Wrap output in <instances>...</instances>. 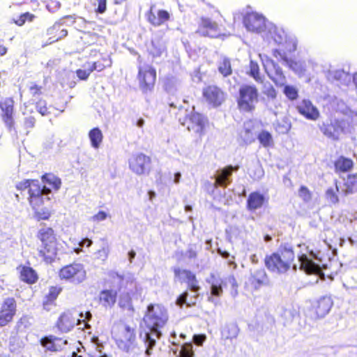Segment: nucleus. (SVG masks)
Masks as SVG:
<instances>
[{"mask_svg":"<svg viewBox=\"0 0 357 357\" xmlns=\"http://www.w3.org/2000/svg\"><path fill=\"white\" fill-rule=\"evenodd\" d=\"M168 320L167 310L159 305H150L144 321L150 332L144 335V343L146 347V354H151V350L155 345V340L162 335L160 329L164 327Z\"/></svg>","mask_w":357,"mask_h":357,"instance_id":"nucleus-1","label":"nucleus"},{"mask_svg":"<svg viewBox=\"0 0 357 357\" xmlns=\"http://www.w3.org/2000/svg\"><path fill=\"white\" fill-rule=\"evenodd\" d=\"M295 258L293 248L288 244L281 245L278 250L265 257L264 264L266 268L275 274H284L292 267L296 271V265L294 264Z\"/></svg>","mask_w":357,"mask_h":357,"instance_id":"nucleus-2","label":"nucleus"},{"mask_svg":"<svg viewBox=\"0 0 357 357\" xmlns=\"http://www.w3.org/2000/svg\"><path fill=\"white\" fill-rule=\"evenodd\" d=\"M50 192L51 190L45 185L32 186L28 201L33 211V217L38 221L47 220L51 217L52 213L47 205L50 200L47 195Z\"/></svg>","mask_w":357,"mask_h":357,"instance_id":"nucleus-3","label":"nucleus"},{"mask_svg":"<svg viewBox=\"0 0 357 357\" xmlns=\"http://www.w3.org/2000/svg\"><path fill=\"white\" fill-rule=\"evenodd\" d=\"M36 237L41 242L38 255L46 264L52 263L58 253L57 238L54 230L50 227L40 228Z\"/></svg>","mask_w":357,"mask_h":357,"instance_id":"nucleus-4","label":"nucleus"},{"mask_svg":"<svg viewBox=\"0 0 357 357\" xmlns=\"http://www.w3.org/2000/svg\"><path fill=\"white\" fill-rule=\"evenodd\" d=\"M307 252L298 255L300 262V269L307 274H315L319 275L322 274V269L328 268V257H324L321 251L314 252L312 250H309L306 248Z\"/></svg>","mask_w":357,"mask_h":357,"instance_id":"nucleus-5","label":"nucleus"},{"mask_svg":"<svg viewBox=\"0 0 357 357\" xmlns=\"http://www.w3.org/2000/svg\"><path fill=\"white\" fill-rule=\"evenodd\" d=\"M109 276L112 280V283L116 284L119 290L124 289L125 294H122L119 299L120 307L130 310L132 308L130 294H134L137 289L134 275L130 273L121 275L112 272Z\"/></svg>","mask_w":357,"mask_h":357,"instance_id":"nucleus-6","label":"nucleus"},{"mask_svg":"<svg viewBox=\"0 0 357 357\" xmlns=\"http://www.w3.org/2000/svg\"><path fill=\"white\" fill-rule=\"evenodd\" d=\"M117 347L122 351L130 353L136 347V329L124 323L115 325L112 331Z\"/></svg>","mask_w":357,"mask_h":357,"instance_id":"nucleus-7","label":"nucleus"},{"mask_svg":"<svg viewBox=\"0 0 357 357\" xmlns=\"http://www.w3.org/2000/svg\"><path fill=\"white\" fill-rule=\"evenodd\" d=\"M262 37L267 40L272 39L275 44L282 47L288 52L296 50L298 44L296 38L288 34L282 28L278 27L271 22L268 25Z\"/></svg>","mask_w":357,"mask_h":357,"instance_id":"nucleus-8","label":"nucleus"},{"mask_svg":"<svg viewBox=\"0 0 357 357\" xmlns=\"http://www.w3.org/2000/svg\"><path fill=\"white\" fill-rule=\"evenodd\" d=\"M15 100L13 96L0 99V117L9 132H16Z\"/></svg>","mask_w":357,"mask_h":357,"instance_id":"nucleus-9","label":"nucleus"},{"mask_svg":"<svg viewBox=\"0 0 357 357\" xmlns=\"http://www.w3.org/2000/svg\"><path fill=\"white\" fill-rule=\"evenodd\" d=\"M61 280L79 284L86 279V271L82 264L73 262L63 266L58 273Z\"/></svg>","mask_w":357,"mask_h":357,"instance_id":"nucleus-10","label":"nucleus"},{"mask_svg":"<svg viewBox=\"0 0 357 357\" xmlns=\"http://www.w3.org/2000/svg\"><path fill=\"white\" fill-rule=\"evenodd\" d=\"M238 106L241 111L252 112L258 102V91L255 86L245 85L239 89Z\"/></svg>","mask_w":357,"mask_h":357,"instance_id":"nucleus-11","label":"nucleus"},{"mask_svg":"<svg viewBox=\"0 0 357 357\" xmlns=\"http://www.w3.org/2000/svg\"><path fill=\"white\" fill-rule=\"evenodd\" d=\"M270 23L263 15L256 12L248 13L243 17V24L245 29L248 31L260 33L261 36Z\"/></svg>","mask_w":357,"mask_h":357,"instance_id":"nucleus-12","label":"nucleus"},{"mask_svg":"<svg viewBox=\"0 0 357 357\" xmlns=\"http://www.w3.org/2000/svg\"><path fill=\"white\" fill-rule=\"evenodd\" d=\"M259 56L262 62L264 70L268 77L278 86H283L286 84V77L281 68L268 56L261 54Z\"/></svg>","mask_w":357,"mask_h":357,"instance_id":"nucleus-13","label":"nucleus"},{"mask_svg":"<svg viewBox=\"0 0 357 357\" xmlns=\"http://www.w3.org/2000/svg\"><path fill=\"white\" fill-rule=\"evenodd\" d=\"M17 301L13 297L3 299L0 307V328L13 323L17 314Z\"/></svg>","mask_w":357,"mask_h":357,"instance_id":"nucleus-14","label":"nucleus"},{"mask_svg":"<svg viewBox=\"0 0 357 357\" xmlns=\"http://www.w3.org/2000/svg\"><path fill=\"white\" fill-rule=\"evenodd\" d=\"M179 121H181V119H179ZM207 122V119L204 116L192 111L186 115L184 121L181 123L186 126L189 131L202 135L204 134Z\"/></svg>","mask_w":357,"mask_h":357,"instance_id":"nucleus-15","label":"nucleus"},{"mask_svg":"<svg viewBox=\"0 0 357 357\" xmlns=\"http://www.w3.org/2000/svg\"><path fill=\"white\" fill-rule=\"evenodd\" d=\"M156 78V72L149 65L139 67L138 79L139 86L144 92L150 91L154 85Z\"/></svg>","mask_w":357,"mask_h":357,"instance_id":"nucleus-16","label":"nucleus"},{"mask_svg":"<svg viewBox=\"0 0 357 357\" xmlns=\"http://www.w3.org/2000/svg\"><path fill=\"white\" fill-rule=\"evenodd\" d=\"M129 167L138 175L149 173L151 169V158L143 153L134 155L129 160Z\"/></svg>","mask_w":357,"mask_h":357,"instance_id":"nucleus-17","label":"nucleus"},{"mask_svg":"<svg viewBox=\"0 0 357 357\" xmlns=\"http://www.w3.org/2000/svg\"><path fill=\"white\" fill-rule=\"evenodd\" d=\"M273 55L278 61H281L283 65L288 66L297 75H303L305 73L306 66L304 61L289 59L284 52L279 50H274Z\"/></svg>","mask_w":357,"mask_h":357,"instance_id":"nucleus-18","label":"nucleus"},{"mask_svg":"<svg viewBox=\"0 0 357 357\" xmlns=\"http://www.w3.org/2000/svg\"><path fill=\"white\" fill-rule=\"evenodd\" d=\"M345 123L337 119L331 120L330 123H324L321 130L324 135L333 139H338L340 135L344 133Z\"/></svg>","mask_w":357,"mask_h":357,"instance_id":"nucleus-19","label":"nucleus"},{"mask_svg":"<svg viewBox=\"0 0 357 357\" xmlns=\"http://www.w3.org/2000/svg\"><path fill=\"white\" fill-rule=\"evenodd\" d=\"M40 343L47 351L57 352L64 349L65 346L68 344V341L61 337L49 335L43 337L40 340Z\"/></svg>","mask_w":357,"mask_h":357,"instance_id":"nucleus-20","label":"nucleus"},{"mask_svg":"<svg viewBox=\"0 0 357 357\" xmlns=\"http://www.w3.org/2000/svg\"><path fill=\"white\" fill-rule=\"evenodd\" d=\"M197 33L204 36L218 38L221 36L218 24L209 18H202Z\"/></svg>","mask_w":357,"mask_h":357,"instance_id":"nucleus-21","label":"nucleus"},{"mask_svg":"<svg viewBox=\"0 0 357 357\" xmlns=\"http://www.w3.org/2000/svg\"><path fill=\"white\" fill-rule=\"evenodd\" d=\"M203 96L208 104L213 107L220 105L225 100L222 91L215 86H208L203 91Z\"/></svg>","mask_w":357,"mask_h":357,"instance_id":"nucleus-22","label":"nucleus"},{"mask_svg":"<svg viewBox=\"0 0 357 357\" xmlns=\"http://www.w3.org/2000/svg\"><path fill=\"white\" fill-rule=\"evenodd\" d=\"M296 109L301 115L309 120L316 121L319 117V109L307 99H303L298 102Z\"/></svg>","mask_w":357,"mask_h":357,"instance_id":"nucleus-23","label":"nucleus"},{"mask_svg":"<svg viewBox=\"0 0 357 357\" xmlns=\"http://www.w3.org/2000/svg\"><path fill=\"white\" fill-rule=\"evenodd\" d=\"M327 79L340 86H348L353 80V75L341 70H330L327 73Z\"/></svg>","mask_w":357,"mask_h":357,"instance_id":"nucleus-24","label":"nucleus"},{"mask_svg":"<svg viewBox=\"0 0 357 357\" xmlns=\"http://www.w3.org/2000/svg\"><path fill=\"white\" fill-rule=\"evenodd\" d=\"M80 324V319L75 317L73 314L64 312L59 317L56 325L60 331L62 333H67L75 325H79Z\"/></svg>","mask_w":357,"mask_h":357,"instance_id":"nucleus-25","label":"nucleus"},{"mask_svg":"<svg viewBox=\"0 0 357 357\" xmlns=\"http://www.w3.org/2000/svg\"><path fill=\"white\" fill-rule=\"evenodd\" d=\"M17 271L20 280L27 284H36L39 279L36 271L29 266L20 264L17 267Z\"/></svg>","mask_w":357,"mask_h":357,"instance_id":"nucleus-26","label":"nucleus"},{"mask_svg":"<svg viewBox=\"0 0 357 357\" xmlns=\"http://www.w3.org/2000/svg\"><path fill=\"white\" fill-rule=\"evenodd\" d=\"M174 273L176 277H177L179 280L185 281L188 283L189 289L192 292L195 294L198 292L200 288L198 285V282L195 274H193L191 271L176 268L174 270Z\"/></svg>","mask_w":357,"mask_h":357,"instance_id":"nucleus-27","label":"nucleus"},{"mask_svg":"<svg viewBox=\"0 0 357 357\" xmlns=\"http://www.w3.org/2000/svg\"><path fill=\"white\" fill-rule=\"evenodd\" d=\"M47 43L52 44L67 36L68 31L63 24L56 22L47 29Z\"/></svg>","mask_w":357,"mask_h":357,"instance_id":"nucleus-28","label":"nucleus"},{"mask_svg":"<svg viewBox=\"0 0 357 357\" xmlns=\"http://www.w3.org/2000/svg\"><path fill=\"white\" fill-rule=\"evenodd\" d=\"M208 282L211 284V294L208 300L216 304L218 301L214 297H220L223 293L222 286L224 281L220 278H217L214 275H211L208 280Z\"/></svg>","mask_w":357,"mask_h":357,"instance_id":"nucleus-29","label":"nucleus"},{"mask_svg":"<svg viewBox=\"0 0 357 357\" xmlns=\"http://www.w3.org/2000/svg\"><path fill=\"white\" fill-rule=\"evenodd\" d=\"M62 291L63 288L59 285L50 286L43 301V309L49 311L52 307L56 306V301Z\"/></svg>","mask_w":357,"mask_h":357,"instance_id":"nucleus-30","label":"nucleus"},{"mask_svg":"<svg viewBox=\"0 0 357 357\" xmlns=\"http://www.w3.org/2000/svg\"><path fill=\"white\" fill-rule=\"evenodd\" d=\"M238 168V166L232 167L229 165L218 171L215 177V184L222 187L227 186L231 182V176L233 172L237 171Z\"/></svg>","mask_w":357,"mask_h":357,"instance_id":"nucleus-31","label":"nucleus"},{"mask_svg":"<svg viewBox=\"0 0 357 357\" xmlns=\"http://www.w3.org/2000/svg\"><path fill=\"white\" fill-rule=\"evenodd\" d=\"M265 202V197L259 192H253L250 194L247 206L250 211H255L261 208Z\"/></svg>","mask_w":357,"mask_h":357,"instance_id":"nucleus-32","label":"nucleus"},{"mask_svg":"<svg viewBox=\"0 0 357 357\" xmlns=\"http://www.w3.org/2000/svg\"><path fill=\"white\" fill-rule=\"evenodd\" d=\"M117 290L116 289H105L100 293V302L105 307H112L116 302Z\"/></svg>","mask_w":357,"mask_h":357,"instance_id":"nucleus-33","label":"nucleus"},{"mask_svg":"<svg viewBox=\"0 0 357 357\" xmlns=\"http://www.w3.org/2000/svg\"><path fill=\"white\" fill-rule=\"evenodd\" d=\"M333 305V301L329 297H322L317 301L315 306L316 313L318 317H323L330 311Z\"/></svg>","mask_w":357,"mask_h":357,"instance_id":"nucleus-34","label":"nucleus"},{"mask_svg":"<svg viewBox=\"0 0 357 357\" xmlns=\"http://www.w3.org/2000/svg\"><path fill=\"white\" fill-rule=\"evenodd\" d=\"M341 191L345 195L353 194L357 192V174H349L344 180L340 187Z\"/></svg>","mask_w":357,"mask_h":357,"instance_id":"nucleus-35","label":"nucleus"},{"mask_svg":"<svg viewBox=\"0 0 357 357\" xmlns=\"http://www.w3.org/2000/svg\"><path fill=\"white\" fill-rule=\"evenodd\" d=\"M239 136L241 141L246 144H250L255 140V134L251 121L244 123L243 129L241 131Z\"/></svg>","mask_w":357,"mask_h":357,"instance_id":"nucleus-36","label":"nucleus"},{"mask_svg":"<svg viewBox=\"0 0 357 357\" xmlns=\"http://www.w3.org/2000/svg\"><path fill=\"white\" fill-rule=\"evenodd\" d=\"M252 282L255 284L256 287L265 285L268 283L267 274L264 268L255 271L252 273Z\"/></svg>","mask_w":357,"mask_h":357,"instance_id":"nucleus-37","label":"nucleus"},{"mask_svg":"<svg viewBox=\"0 0 357 357\" xmlns=\"http://www.w3.org/2000/svg\"><path fill=\"white\" fill-rule=\"evenodd\" d=\"M41 178L44 183L48 184L54 190H58L61 188V179L52 174H45Z\"/></svg>","mask_w":357,"mask_h":357,"instance_id":"nucleus-38","label":"nucleus"},{"mask_svg":"<svg viewBox=\"0 0 357 357\" xmlns=\"http://www.w3.org/2000/svg\"><path fill=\"white\" fill-rule=\"evenodd\" d=\"M353 165L351 159L341 156L336 160L335 167L337 171L347 172L352 168Z\"/></svg>","mask_w":357,"mask_h":357,"instance_id":"nucleus-39","label":"nucleus"},{"mask_svg":"<svg viewBox=\"0 0 357 357\" xmlns=\"http://www.w3.org/2000/svg\"><path fill=\"white\" fill-rule=\"evenodd\" d=\"M36 16L29 12H25L20 15L17 18L13 19L12 22L18 26H22L26 22H32Z\"/></svg>","mask_w":357,"mask_h":357,"instance_id":"nucleus-40","label":"nucleus"},{"mask_svg":"<svg viewBox=\"0 0 357 357\" xmlns=\"http://www.w3.org/2000/svg\"><path fill=\"white\" fill-rule=\"evenodd\" d=\"M238 328L234 324L227 325L222 331V335L226 339H233L238 334Z\"/></svg>","mask_w":357,"mask_h":357,"instance_id":"nucleus-41","label":"nucleus"},{"mask_svg":"<svg viewBox=\"0 0 357 357\" xmlns=\"http://www.w3.org/2000/svg\"><path fill=\"white\" fill-rule=\"evenodd\" d=\"M40 183L36 179H25L19 182L16 185V188L18 190L23 191L28 189V195H30V191L32 190L33 185H40Z\"/></svg>","mask_w":357,"mask_h":357,"instance_id":"nucleus-42","label":"nucleus"},{"mask_svg":"<svg viewBox=\"0 0 357 357\" xmlns=\"http://www.w3.org/2000/svg\"><path fill=\"white\" fill-rule=\"evenodd\" d=\"M94 348L98 353L97 356L93 357H107V356L102 352L104 349L103 341L100 340L98 337H93L91 338V349Z\"/></svg>","mask_w":357,"mask_h":357,"instance_id":"nucleus-43","label":"nucleus"},{"mask_svg":"<svg viewBox=\"0 0 357 357\" xmlns=\"http://www.w3.org/2000/svg\"><path fill=\"white\" fill-rule=\"evenodd\" d=\"M260 144L264 147H270L273 145V139L271 134L266 131L262 130L257 136Z\"/></svg>","mask_w":357,"mask_h":357,"instance_id":"nucleus-44","label":"nucleus"},{"mask_svg":"<svg viewBox=\"0 0 357 357\" xmlns=\"http://www.w3.org/2000/svg\"><path fill=\"white\" fill-rule=\"evenodd\" d=\"M102 141V133L98 128L91 130V145L98 149Z\"/></svg>","mask_w":357,"mask_h":357,"instance_id":"nucleus-45","label":"nucleus"},{"mask_svg":"<svg viewBox=\"0 0 357 357\" xmlns=\"http://www.w3.org/2000/svg\"><path fill=\"white\" fill-rule=\"evenodd\" d=\"M165 50V45L159 40H153L149 47V52L153 56H160Z\"/></svg>","mask_w":357,"mask_h":357,"instance_id":"nucleus-46","label":"nucleus"},{"mask_svg":"<svg viewBox=\"0 0 357 357\" xmlns=\"http://www.w3.org/2000/svg\"><path fill=\"white\" fill-rule=\"evenodd\" d=\"M248 173L249 175L255 180H259L264 175V169L259 164H255L252 168H250Z\"/></svg>","mask_w":357,"mask_h":357,"instance_id":"nucleus-47","label":"nucleus"},{"mask_svg":"<svg viewBox=\"0 0 357 357\" xmlns=\"http://www.w3.org/2000/svg\"><path fill=\"white\" fill-rule=\"evenodd\" d=\"M259 65L257 62L250 60V74L257 82H262L263 78L259 74Z\"/></svg>","mask_w":357,"mask_h":357,"instance_id":"nucleus-48","label":"nucleus"},{"mask_svg":"<svg viewBox=\"0 0 357 357\" xmlns=\"http://www.w3.org/2000/svg\"><path fill=\"white\" fill-rule=\"evenodd\" d=\"M29 93L32 97L38 98L43 94L44 88L42 85L38 84L36 82H31L29 86Z\"/></svg>","mask_w":357,"mask_h":357,"instance_id":"nucleus-49","label":"nucleus"},{"mask_svg":"<svg viewBox=\"0 0 357 357\" xmlns=\"http://www.w3.org/2000/svg\"><path fill=\"white\" fill-rule=\"evenodd\" d=\"M36 107L38 113L42 116L51 114L50 107H47V102L45 100H39L36 103Z\"/></svg>","mask_w":357,"mask_h":357,"instance_id":"nucleus-50","label":"nucleus"},{"mask_svg":"<svg viewBox=\"0 0 357 357\" xmlns=\"http://www.w3.org/2000/svg\"><path fill=\"white\" fill-rule=\"evenodd\" d=\"M194 351L192 350V344L187 342L182 344L179 350V357H193Z\"/></svg>","mask_w":357,"mask_h":357,"instance_id":"nucleus-51","label":"nucleus"},{"mask_svg":"<svg viewBox=\"0 0 357 357\" xmlns=\"http://www.w3.org/2000/svg\"><path fill=\"white\" fill-rule=\"evenodd\" d=\"M336 191H340V187L336 185L335 188H330L326 192V197L331 204H337L339 201Z\"/></svg>","mask_w":357,"mask_h":357,"instance_id":"nucleus-52","label":"nucleus"},{"mask_svg":"<svg viewBox=\"0 0 357 357\" xmlns=\"http://www.w3.org/2000/svg\"><path fill=\"white\" fill-rule=\"evenodd\" d=\"M284 86L283 93L289 100H294L298 98V89L296 87L286 84Z\"/></svg>","mask_w":357,"mask_h":357,"instance_id":"nucleus-53","label":"nucleus"},{"mask_svg":"<svg viewBox=\"0 0 357 357\" xmlns=\"http://www.w3.org/2000/svg\"><path fill=\"white\" fill-rule=\"evenodd\" d=\"M188 292H184L176 300V304L179 306H182L183 304H186L188 306H190L192 305H194L195 303V299L197 296V294L194 296L193 299L190 298L189 301H188Z\"/></svg>","mask_w":357,"mask_h":357,"instance_id":"nucleus-54","label":"nucleus"},{"mask_svg":"<svg viewBox=\"0 0 357 357\" xmlns=\"http://www.w3.org/2000/svg\"><path fill=\"white\" fill-rule=\"evenodd\" d=\"M218 69L220 73L225 77L230 75L231 73L230 61L226 58L223 59Z\"/></svg>","mask_w":357,"mask_h":357,"instance_id":"nucleus-55","label":"nucleus"},{"mask_svg":"<svg viewBox=\"0 0 357 357\" xmlns=\"http://www.w3.org/2000/svg\"><path fill=\"white\" fill-rule=\"evenodd\" d=\"M218 253L223 258L227 259V264L229 266H232L234 269H236L237 264L234 261V256H231L227 251L222 250L220 248H218Z\"/></svg>","mask_w":357,"mask_h":357,"instance_id":"nucleus-56","label":"nucleus"},{"mask_svg":"<svg viewBox=\"0 0 357 357\" xmlns=\"http://www.w3.org/2000/svg\"><path fill=\"white\" fill-rule=\"evenodd\" d=\"M111 65V61L107 58H104L101 61H94L93 63V68H91V71L92 70H96L97 71L102 70L105 67L109 66Z\"/></svg>","mask_w":357,"mask_h":357,"instance_id":"nucleus-57","label":"nucleus"},{"mask_svg":"<svg viewBox=\"0 0 357 357\" xmlns=\"http://www.w3.org/2000/svg\"><path fill=\"white\" fill-rule=\"evenodd\" d=\"M108 252V246L102 245L100 250L94 253L95 258L103 261L107 258Z\"/></svg>","mask_w":357,"mask_h":357,"instance_id":"nucleus-58","label":"nucleus"},{"mask_svg":"<svg viewBox=\"0 0 357 357\" xmlns=\"http://www.w3.org/2000/svg\"><path fill=\"white\" fill-rule=\"evenodd\" d=\"M36 120L33 116H25L24 119V126L26 129H31L33 128L35 126Z\"/></svg>","mask_w":357,"mask_h":357,"instance_id":"nucleus-59","label":"nucleus"},{"mask_svg":"<svg viewBox=\"0 0 357 357\" xmlns=\"http://www.w3.org/2000/svg\"><path fill=\"white\" fill-rule=\"evenodd\" d=\"M298 195L305 202H309L311 199V194L306 187H301Z\"/></svg>","mask_w":357,"mask_h":357,"instance_id":"nucleus-60","label":"nucleus"},{"mask_svg":"<svg viewBox=\"0 0 357 357\" xmlns=\"http://www.w3.org/2000/svg\"><path fill=\"white\" fill-rule=\"evenodd\" d=\"M157 15L158 16L160 25L167 21L169 18V14L168 12L163 10H158Z\"/></svg>","mask_w":357,"mask_h":357,"instance_id":"nucleus-61","label":"nucleus"},{"mask_svg":"<svg viewBox=\"0 0 357 357\" xmlns=\"http://www.w3.org/2000/svg\"><path fill=\"white\" fill-rule=\"evenodd\" d=\"M206 337L204 334L194 335L192 340L196 345L202 346L204 341L206 340Z\"/></svg>","mask_w":357,"mask_h":357,"instance_id":"nucleus-62","label":"nucleus"},{"mask_svg":"<svg viewBox=\"0 0 357 357\" xmlns=\"http://www.w3.org/2000/svg\"><path fill=\"white\" fill-rule=\"evenodd\" d=\"M98 8L96 10V13H104L107 9V0H97Z\"/></svg>","mask_w":357,"mask_h":357,"instance_id":"nucleus-63","label":"nucleus"},{"mask_svg":"<svg viewBox=\"0 0 357 357\" xmlns=\"http://www.w3.org/2000/svg\"><path fill=\"white\" fill-rule=\"evenodd\" d=\"M264 93L266 96H267L268 98L273 99V100L275 99L277 96V92L273 86L268 87L264 91Z\"/></svg>","mask_w":357,"mask_h":357,"instance_id":"nucleus-64","label":"nucleus"}]
</instances>
